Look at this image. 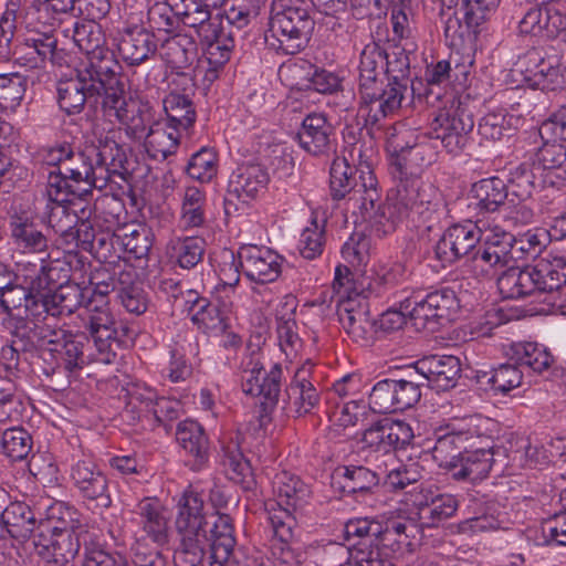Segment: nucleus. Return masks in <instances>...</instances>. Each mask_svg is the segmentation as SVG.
Returning <instances> with one entry per match:
<instances>
[{
	"mask_svg": "<svg viewBox=\"0 0 566 566\" xmlns=\"http://www.w3.org/2000/svg\"><path fill=\"white\" fill-rule=\"evenodd\" d=\"M57 103L67 115L80 114L86 103L96 104L102 97L104 116L129 123V113H138L135 103H126L129 95L120 75L99 74V71L76 65L61 73L56 82ZM133 116V114H130Z\"/></svg>",
	"mask_w": 566,
	"mask_h": 566,
	"instance_id": "obj_1",
	"label": "nucleus"
},
{
	"mask_svg": "<svg viewBox=\"0 0 566 566\" xmlns=\"http://www.w3.org/2000/svg\"><path fill=\"white\" fill-rule=\"evenodd\" d=\"M115 260H105L96 268L87 286H84L88 298L85 311L88 314V331L99 354V360L106 364L114 361L116 353L113 345L116 342L115 318L109 308L108 295L118 289L119 272L128 270L127 261L137 250H120Z\"/></svg>",
	"mask_w": 566,
	"mask_h": 566,
	"instance_id": "obj_2",
	"label": "nucleus"
},
{
	"mask_svg": "<svg viewBox=\"0 0 566 566\" xmlns=\"http://www.w3.org/2000/svg\"><path fill=\"white\" fill-rule=\"evenodd\" d=\"M175 510V527L179 535L214 538L218 555H231L235 545L231 517L218 512L209 513L201 492L187 488L177 497Z\"/></svg>",
	"mask_w": 566,
	"mask_h": 566,
	"instance_id": "obj_3",
	"label": "nucleus"
},
{
	"mask_svg": "<svg viewBox=\"0 0 566 566\" xmlns=\"http://www.w3.org/2000/svg\"><path fill=\"white\" fill-rule=\"evenodd\" d=\"M127 527L132 533L130 552L136 566H167L158 549L169 542L166 511L159 499L146 496L129 511Z\"/></svg>",
	"mask_w": 566,
	"mask_h": 566,
	"instance_id": "obj_4",
	"label": "nucleus"
},
{
	"mask_svg": "<svg viewBox=\"0 0 566 566\" xmlns=\"http://www.w3.org/2000/svg\"><path fill=\"white\" fill-rule=\"evenodd\" d=\"M357 169L349 165L346 157H336L329 171V187L333 199L340 200L346 195L349 201L359 203L361 217L365 220L385 217L381 208V196L377 188L378 181L371 170H361L359 180L355 178Z\"/></svg>",
	"mask_w": 566,
	"mask_h": 566,
	"instance_id": "obj_5",
	"label": "nucleus"
},
{
	"mask_svg": "<svg viewBox=\"0 0 566 566\" xmlns=\"http://www.w3.org/2000/svg\"><path fill=\"white\" fill-rule=\"evenodd\" d=\"M332 300L337 304L339 322L352 339L366 345L373 339L375 321L366 308L365 290L349 279L346 268L336 266Z\"/></svg>",
	"mask_w": 566,
	"mask_h": 566,
	"instance_id": "obj_6",
	"label": "nucleus"
},
{
	"mask_svg": "<svg viewBox=\"0 0 566 566\" xmlns=\"http://www.w3.org/2000/svg\"><path fill=\"white\" fill-rule=\"evenodd\" d=\"M390 174L396 186L387 195V205L381 203L385 217L379 216L375 221H395L407 217L410 211L418 214L438 211L441 203L439 193L431 185L423 184L419 175L394 167H390Z\"/></svg>",
	"mask_w": 566,
	"mask_h": 566,
	"instance_id": "obj_7",
	"label": "nucleus"
},
{
	"mask_svg": "<svg viewBox=\"0 0 566 566\" xmlns=\"http://www.w3.org/2000/svg\"><path fill=\"white\" fill-rule=\"evenodd\" d=\"M14 334L36 343L42 348L43 359H50L54 364L53 370L57 368L71 373L82 368L85 363L82 342L84 337L60 327L57 317L55 321L33 324L29 326V332L14 331Z\"/></svg>",
	"mask_w": 566,
	"mask_h": 566,
	"instance_id": "obj_8",
	"label": "nucleus"
},
{
	"mask_svg": "<svg viewBox=\"0 0 566 566\" xmlns=\"http://www.w3.org/2000/svg\"><path fill=\"white\" fill-rule=\"evenodd\" d=\"M126 103H135V108L138 109L137 114L127 112L128 115L133 114V119H129V123L116 119L124 127L127 137L137 142L144 140L147 154L155 160H165L175 154L181 130L176 128L168 130L161 124L156 123L155 112L149 102L129 96Z\"/></svg>",
	"mask_w": 566,
	"mask_h": 566,
	"instance_id": "obj_9",
	"label": "nucleus"
},
{
	"mask_svg": "<svg viewBox=\"0 0 566 566\" xmlns=\"http://www.w3.org/2000/svg\"><path fill=\"white\" fill-rule=\"evenodd\" d=\"M491 420L479 415L465 416L450 419L444 427L437 432V439L432 447V457L440 468L450 470L457 462L461 452L459 449H467L475 446V440H489L488 434Z\"/></svg>",
	"mask_w": 566,
	"mask_h": 566,
	"instance_id": "obj_10",
	"label": "nucleus"
},
{
	"mask_svg": "<svg viewBox=\"0 0 566 566\" xmlns=\"http://www.w3.org/2000/svg\"><path fill=\"white\" fill-rule=\"evenodd\" d=\"M242 391L252 397H261L265 411L272 410L281 395L283 370L279 363L264 371L263 353L259 346L248 345L240 361Z\"/></svg>",
	"mask_w": 566,
	"mask_h": 566,
	"instance_id": "obj_11",
	"label": "nucleus"
},
{
	"mask_svg": "<svg viewBox=\"0 0 566 566\" xmlns=\"http://www.w3.org/2000/svg\"><path fill=\"white\" fill-rule=\"evenodd\" d=\"M314 27L306 8H284L270 18L265 43L277 52L296 54L307 45Z\"/></svg>",
	"mask_w": 566,
	"mask_h": 566,
	"instance_id": "obj_12",
	"label": "nucleus"
},
{
	"mask_svg": "<svg viewBox=\"0 0 566 566\" xmlns=\"http://www.w3.org/2000/svg\"><path fill=\"white\" fill-rule=\"evenodd\" d=\"M38 157L44 164L56 167V170L49 172L48 181L56 177L61 181L59 186L75 196L76 187H82L85 179L88 178L91 160L94 159L90 147L81 150L67 142L41 147L38 150Z\"/></svg>",
	"mask_w": 566,
	"mask_h": 566,
	"instance_id": "obj_13",
	"label": "nucleus"
},
{
	"mask_svg": "<svg viewBox=\"0 0 566 566\" xmlns=\"http://www.w3.org/2000/svg\"><path fill=\"white\" fill-rule=\"evenodd\" d=\"M65 38H71L75 45L85 54L78 66L99 71V74L119 75V64L114 53L104 46V38L99 25L94 22L72 20V25L62 29Z\"/></svg>",
	"mask_w": 566,
	"mask_h": 566,
	"instance_id": "obj_14",
	"label": "nucleus"
},
{
	"mask_svg": "<svg viewBox=\"0 0 566 566\" xmlns=\"http://www.w3.org/2000/svg\"><path fill=\"white\" fill-rule=\"evenodd\" d=\"M474 127L471 112L460 101L440 108L431 122V137L442 144L449 154H460Z\"/></svg>",
	"mask_w": 566,
	"mask_h": 566,
	"instance_id": "obj_15",
	"label": "nucleus"
},
{
	"mask_svg": "<svg viewBox=\"0 0 566 566\" xmlns=\"http://www.w3.org/2000/svg\"><path fill=\"white\" fill-rule=\"evenodd\" d=\"M407 91V83L399 81L398 75L388 78L387 84L380 81L359 90V112L365 117L366 125L370 126L371 133H375L374 128L379 129L378 123L382 118L401 107Z\"/></svg>",
	"mask_w": 566,
	"mask_h": 566,
	"instance_id": "obj_16",
	"label": "nucleus"
},
{
	"mask_svg": "<svg viewBox=\"0 0 566 566\" xmlns=\"http://www.w3.org/2000/svg\"><path fill=\"white\" fill-rule=\"evenodd\" d=\"M168 94L163 99L167 128L188 130L196 122L197 113L193 104L196 84L188 73H177L168 82Z\"/></svg>",
	"mask_w": 566,
	"mask_h": 566,
	"instance_id": "obj_17",
	"label": "nucleus"
},
{
	"mask_svg": "<svg viewBox=\"0 0 566 566\" xmlns=\"http://www.w3.org/2000/svg\"><path fill=\"white\" fill-rule=\"evenodd\" d=\"M413 437V430L408 422L382 419L365 430L361 441L365 447L382 452L385 460L395 464L396 455L391 451L406 448Z\"/></svg>",
	"mask_w": 566,
	"mask_h": 566,
	"instance_id": "obj_18",
	"label": "nucleus"
},
{
	"mask_svg": "<svg viewBox=\"0 0 566 566\" xmlns=\"http://www.w3.org/2000/svg\"><path fill=\"white\" fill-rule=\"evenodd\" d=\"M70 478L84 499L95 501L101 509L112 505L108 480L92 457L78 459L71 467Z\"/></svg>",
	"mask_w": 566,
	"mask_h": 566,
	"instance_id": "obj_19",
	"label": "nucleus"
},
{
	"mask_svg": "<svg viewBox=\"0 0 566 566\" xmlns=\"http://www.w3.org/2000/svg\"><path fill=\"white\" fill-rule=\"evenodd\" d=\"M387 136L390 147L397 153L391 164L394 168H401V170L420 176L426 168L437 160V145L432 137L423 136L413 145L408 146L399 143L396 127H389Z\"/></svg>",
	"mask_w": 566,
	"mask_h": 566,
	"instance_id": "obj_20",
	"label": "nucleus"
},
{
	"mask_svg": "<svg viewBox=\"0 0 566 566\" xmlns=\"http://www.w3.org/2000/svg\"><path fill=\"white\" fill-rule=\"evenodd\" d=\"M295 514L291 511L276 510L269 517L273 530L271 555L285 566H295L302 558V553L294 547Z\"/></svg>",
	"mask_w": 566,
	"mask_h": 566,
	"instance_id": "obj_21",
	"label": "nucleus"
},
{
	"mask_svg": "<svg viewBox=\"0 0 566 566\" xmlns=\"http://www.w3.org/2000/svg\"><path fill=\"white\" fill-rule=\"evenodd\" d=\"M411 369L432 388L448 390L455 386L461 364L453 355H430L418 359Z\"/></svg>",
	"mask_w": 566,
	"mask_h": 566,
	"instance_id": "obj_22",
	"label": "nucleus"
},
{
	"mask_svg": "<svg viewBox=\"0 0 566 566\" xmlns=\"http://www.w3.org/2000/svg\"><path fill=\"white\" fill-rule=\"evenodd\" d=\"M312 371L313 364L310 360L296 369L286 388L287 399L283 407L286 415L301 417L312 412L319 405V394L310 380Z\"/></svg>",
	"mask_w": 566,
	"mask_h": 566,
	"instance_id": "obj_23",
	"label": "nucleus"
},
{
	"mask_svg": "<svg viewBox=\"0 0 566 566\" xmlns=\"http://www.w3.org/2000/svg\"><path fill=\"white\" fill-rule=\"evenodd\" d=\"M300 146L311 155H326L335 146V128L323 113L307 114L297 132Z\"/></svg>",
	"mask_w": 566,
	"mask_h": 566,
	"instance_id": "obj_24",
	"label": "nucleus"
},
{
	"mask_svg": "<svg viewBox=\"0 0 566 566\" xmlns=\"http://www.w3.org/2000/svg\"><path fill=\"white\" fill-rule=\"evenodd\" d=\"M522 34L555 38L566 30V15L554 3L530 7L518 21Z\"/></svg>",
	"mask_w": 566,
	"mask_h": 566,
	"instance_id": "obj_25",
	"label": "nucleus"
},
{
	"mask_svg": "<svg viewBox=\"0 0 566 566\" xmlns=\"http://www.w3.org/2000/svg\"><path fill=\"white\" fill-rule=\"evenodd\" d=\"M271 484L279 510L297 513L310 504L313 493L311 485L298 475L281 470L274 474Z\"/></svg>",
	"mask_w": 566,
	"mask_h": 566,
	"instance_id": "obj_26",
	"label": "nucleus"
},
{
	"mask_svg": "<svg viewBox=\"0 0 566 566\" xmlns=\"http://www.w3.org/2000/svg\"><path fill=\"white\" fill-rule=\"evenodd\" d=\"M417 488L410 492V502L418 509L419 518L428 527L438 526L450 518L458 510L459 503L452 494H437L429 490Z\"/></svg>",
	"mask_w": 566,
	"mask_h": 566,
	"instance_id": "obj_27",
	"label": "nucleus"
},
{
	"mask_svg": "<svg viewBox=\"0 0 566 566\" xmlns=\"http://www.w3.org/2000/svg\"><path fill=\"white\" fill-rule=\"evenodd\" d=\"M510 199L506 182L499 177L484 178L474 182L468 195V209L485 214L505 207Z\"/></svg>",
	"mask_w": 566,
	"mask_h": 566,
	"instance_id": "obj_28",
	"label": "nucleus"
},
{
	"mask_svg": "<svg viewBox=\"0 0 566 566\" xmlns=\"http://www.w3.org/2000/svg\"><path fill=\"white\" fill-rule=\"evenodd\" d=\"M327 566H394L377 546L358 543L349 551L340 544H331L324 549Z\"/></svg>",
	"mask_w": 566,
	"mask_h": 566,
	"instance_id": "obj_29",
	"label": "nucleus"
},
{
	"mask_svg": "<svg viewBox=\"0 0 566 566\" xmlns=\"http://www.w3.org/2000/svg\"><path fill=\"white\" fill-rule=\"evenodd\" d=\"M176 14H178L181 22L196 30L200 39L216 38V30L222 24V19L219 15L211 17L212 9L219 6H208L205 1L198 0H170Z\"/></svg>",
	"mask_w": 566,
	"mask_h": 566,
	"instance_id": "obj_30",
	"label": "nucleus"
},
{
	"mask_svg": "<svg viewBox=\"0 0 566 566\" xmlns=\"http://www.w3.org/2000/svg\"><path fill=\"white\" fill-rule=\"evenodd\" d=\"M483 447H479L475 450H467L460 453L457 462L450 469L452 478L455 480H465L472 483L485 479L493 465V446L489 440H479Z\"/></svg>",
	"mask_w": 566,
	"mask_h": 566,
	"instance_id": "obj_31",
	"label": "nucleus"
},
{
	"mask_svg": "<svg viewBox=\"0 0 566 566\" xmlns=\"http://www.w3.org/2000/svg\"><path fill=\"white\" fill-rule=\"evenodd\" d=\"M59 182L61 181L56 177L48 181L45 214L50 227L56 232L64 233L75 222L76 211L71 208L75 205L73 199L78 197L69 190H63Z\"/></svg>",
	"mask_w": 566,
	"mask_h": 566,
	"instance_id": "obj_32",
	"label": "nucleus"
},
{
	"mask_svg": "<svg viewBox=\"0 0 566 566\" xmlns=\"http://www.w3.org/2000/svg\"><path fill=\"white\" fill-rule=\"evenodd\" d=\"M64 532H39L35 549L46 563L64 564L73 559L80 549L77 534Z\"/></svg>",
	"mask_w": 566,
	"mask_h": 566,
	"instance_id": "obj_33",
	"label": "nucleus"
},
{
	"mask_svg": "<svg viewBox=\"0 0 566 566\" xmlns=\"http://www.w3.org/2000/svg\"><path fill=\"white\" fill-rule=\"evenodd\" d=\"M186 303L191 322L209 336H218L228 328V321L218 306L195 291H188Z\"/></svg>",
	"mask_w": 566,
	"mask_h": 566,
	"instance_id": "obj_34",
	"label": "nucleus"
},
{
	"mask_svg": "<svg viewBox=\"0 0 566 566\" xmlns=\"http://www.w3.org/2000/svg\"><path fill=\"white\" fill-rule=\"evenodd\" d=\"M157 51V43L153 32L134 27L126 29L118 42V52L129 65H139L149 60Z\"/></svg>",
	"mask_w": 566,
	"mask_h": 566,
	"instance_id": "obj_35",
	"label": "nucleus"
},
{
	"mask_svg": "<svg viewBox=\"0 0 566 566\" xmlns=\"http://www.w3.org/2000/svg\"><path fill=\"white\" fill-rule=\"evenodd\" d=\"M270 174L259 164H248L238 167L229 179V193L235 195L237 200L247 202L269 182Z\"/></svg>",
	"mask_w": 566,
	"mask_h": 566,
	"instance_id": "obj_36",
	"label": "nucleus"
},
{
	"mask_svg": "<svg viewBox=\"0 0 566 566\" xmlns=\"http://www.w3.org/2000/svg\"><path fill=\"white\" fill-rule=\"evenodd\" d=\"M239 281L237 274L233 282L222 281L216 286L214 297L222 308L229 310L234 305H240L245 310H261L259 297H262V302H270V298H265L271 295L268 287H251L250 291H239Z\"/></svg>",
	"mask_w": 566,
	"mask_h": 566,
	"instance_id": "obj_37",
	"label": "nucleus"
},
{
	"mask_svg": "<svg viewBox=\"0 0 566 566\" xmlns=\"http://www.w3.org/2000/svg\"><path fill=\"white\" fill-rule=\"evenodd\" d=\"M176 440L185 452L193 459V470H200L208 462L209 442L200 423L189 419L181 421L177 427Z\"/></svg>",
	"mask_w": 566,
	"mask_h": 566,
	"instance_id": "obj_38",
	"label": "nucleus"
},
{
	"mask_svg": "<svg viewBox=\"0 0 566 566\" xmlns=\"http://www.w3.org/2000/svg\"><path fill=\"white\" fill-rule=\"evenodd\" d=\"M381 475V471H373L363 465L342 467L334 471L332 484L344 494L363 493L376 486Z\"/></svg>",
	"mask_w": 566,
	"mask_h": 566,
	"instance_id": "obj_39",
	"label": "nucleus"
},
{
	"mask_svg": "<svg viewBox=\"0 0 566 566\" xmlns=\"http://www.w3.org/2000/svg\"><path fill=\"white\" fill-rule=\"evenodd\" d=\"M244 270L247 276L265 284L275 281L281 273V256L275 250H247Z\"/></svg>",
	"mask_w": 566,
	"mask_h": 566,
	"instance_id": "obj_40",
	"label": "nucleus"
},
{
	"mask_svg": "<svg viewBox=\"0 0 566 566\" xmlns=\"http://www.w3.org/2000/svg\"><path fill=\"white\" fill-rule=\"evenodd\" d=\"M83 516L74 507L64 502L52 503L46 509L45 517L39 518V532H64L75 533L83 527Z\"/></svg>",
	"mask_w": 566,
	"mask_h": 566,
	"instance_id": "obj_41",
	"label": "nucleus"
},
{
	"mask_svg": "<svg viewBox=\"0 0 566 566\" xmlns=\"http://www.w3.org/2000/svg\"><path fill=\"white\" fill-rule=\"evenodd\" d=\"M392 65L386 51L376 42H371L363 49L359 62V90L382 81L386 67Z\"/></svg>",
	"mask_w": 566,
	"mask_h": 566,
	"instance_id": "obj_42",
	"label": "nucleus"
},
{
	"mask_svg": "<svg viewBox=\"0 0 566 566\" xmlns=\"http://www.w3.org/2000/svg\"><path fill=\"white\" fill-rule=\"evenodd\" d=\"M507 270L497 279V289L503 298H520L537 290L533 268H518L515 263L505 266Z\"/></svg>",
	"mask_w": 566,
	"mask_h": 566,
	"instance_id": "obj_43",
	"label": "nucleus"
},
{
	"mask_svg": "<svg viewBox=\"0 0 566 566\" xmlns=\"http://www.w3.org/2000/svg\"><path fill=\"white\" fill-rule=\"evenodd\" d=\"M2 523L6 525L7 535L27 538L38 530L39 518L25 502L14 501L2 511Z\"/></svg>",
	"mask_w": 566,
	"mask_h": 566,
	"instance_id": "obj_44",
	"label": "nucleus"
},
{
	"mask_svg": "<svg viewBox=\"0 0 566 566\" xmlns=\"http://www.w3.org/2000/svg\"><path fill=\"white\" fill-rule=\"evenodd\" d=\"M201 41L207 43L206 60L208 67L205 78L213 81L218 77V72L229 62L234 48V40L221 24L216 30V38L201 39Z\"/></svg>",
	"mask_w": 566,
	"mask_h": 566,
	"instance_id": "obj_45",
	"label": "nucleus"
},
{
	"mask_svg": "<svg viewBox=\"0 0 566 566\" xmlns=\"http://www.w3.org/2000/svg\"><path fill=\"white\" fill-rule=\"evenodd\" d=\"M12 242L24 248H48V237L41 226L27 212L14 213L9 219Z\"/></svg>",
	"mask_w": 566,
	"mask_h": 566,
	"instance_id": "obj_46",
	"label": "nucleus"
},
{
	"mask_svg": "<svg viewBox=\"0 0 566 566\" xmlns=\"http://www.w3.org/2000/svg\"><path fill=\"white\" fill-rule=\"evenodd\" d=\"M510 357L517 364L530 367L534 373L542 374L554 363L551 350L536 342H517L510 346Z\"/></svg>",
	"mask_w": 566,
	"mask_h": 566,
	"instance_id": "obj_47",
	"label": "nucleus"
},
{
	"mask_svg": "<svg viewBox=\"0 0 566 566\" xmlns=\"http://www.w3.org/2000/svg\"><path fill=\"white\" fill-rule=\"evenodd\" d=\"M156 389L146 384H133L127 390V401L123 417L129 422L150 421Z\"/></svg>",
	"mask_w": 566,
	"mask_h": 566,
	"instance_id": "obj_48",
	"label": "nucleus"
},
{
	"mask_svg": "<svg viewBox=\"0 0 566 566\" xmlns=\"http://www.w3.org/2000/svg\"><path fill=\"white\" fill-rule=\"evenodd\" d=\"M532 268L539 292H553L566 284V259L564 256L543 258Z\"/></svg>",
	"mask_w": 566,
	"mask_h": 566,
	"instance_id": "obj_49",
	"label": "nucleus"
},
{
	"mask_svg": "<svg viewBox=\"0 0 566 566\" xmlns=\"http://www.w3.org/2000/svg\"><path fill=\"white\" fill-rule=\"evenodd\" d=\"M136 279L137 273L133 266L119 272L118 298L127 312L140 315L147 310V297Z\"/></svg>",
	"mask_w": 566,
	"mask_h": 566,
	"instance_id": "obj_50",
	"label": "nucleus"
},
{
	"mask_svg": "<svg viewBox=\"0 0 566 566\" xmlns=\"http://www.w3.org/2000/svg\"><path fill=\"white\" fill-rule=\"evenodd\" d=\"M180 536V545L174 553V564L175 566H197L202 560V556L205 553V547H210L211 556L214 559H228L230 556L221 557L218 555L214 546V538L201 536Z\"/></svg>",
	"mask_w": 566,
	"mask_h": 566,
	"instance_id": "obj_51",
	"label": "nucleus"
},
{
	"mask_svg": "<svg viewBox=\"0 0 566 566\" xmlns=\"http://www.w3.org/2000/svg\"><path fill=\"white\" fill-rule=\"evenodd\" d=\"M431 298L427 294L423 298L417 300L407 297L401 301V307L407 311L408 319L417 331L436 332L443 325L436 308L430 306Z\"/></svg>",
	"mask_w": 566,
	"mask_h": 566,
	"instance_id": "obj_52",
	"label": "nucleus"
},
{
	"mask_svg": "<svg viewBox=\"0 0 566 566\" xmlns=\"http://www.w3.org/2000/svg\"><path fill=\"white\" fill-rule=\"evenodd\" d=\"M88 178L85 179L84 185L82 187H76V196L78 199L90 195L93 188L98 190H104L109 188L111 192L114 191V185H117L119 188L120 184L116 180H120L123 182H128L126 176H124L119 171H113L111 166L107 164H103L95 158L91 160V171H88Z\"/></svg>",
	"mask_w": 566,
	"mask_h": 566,
	"instance_id": "obj_53",
	"label": "nucleus"
},
{
	"mask_svg": "<svg viewBox=\"0 0 566 566\" xmlns=\"http://www.w3.org/2000/svg\"><path fill=\"white\" fill-rule=\"evenodd\" d=\"M221 464L228 478L249 489L253 482L251 467L238 444H224L220 454Z\"/></svg>",
	"mask_w": 566,
	"mask_h": 566,
	"instance_id": "obj_54",
	"label": "nucleus"
},
{
	"mask_svg": "<svg viewBox=\"0 0 566 566\" xmlns=\"http://www.w3.org/2000/svg\"><path fill=\"white\" fill-rule=\"evenodd\" d=\"M534 80L542 90H563L566 87V64L557 55L543 57L536 66Z\"/></svg>",
	"mask_w": 566,
	"mask_h": 566,
	"instance_id": "obj_55",
	"label": "nucleus"
},
{
	"mask_svg": "<svg viewBox=\"0 0 566 566\" xmlns=\"http://www.w3.org/2000/svg\"><path fill=\"white\" fill-rule=\"evenodd\" d=\"M50 295L32 294L30 295L21 316L17 319L15 331L29 332V326L44 321H55L53 315Z\"/></svg>",
	"mask_w": 566,
	"mask_h": 566,
	"instance_id": "obj_56",
	"label": "nucleus"
},
{
	"mask_svg": "<svg viewBox=\"0 0 566 566\" xmlns=\"http://www.w3.org/2000/svg\"><path fill=\"white\" fill-rule=\"evenodd\" d=\"M56 42V38L51 33H36L27 38L19 51L31 66L36 67L46 60L53 61Z\"/></svg>",
	"mask_w": 566,
	"mask_h": 566,
	"instance_id": "obj_57",
	"label": "nucleus"
},
{
	"mask_svg": "<svg viewBox=\"0 0 566 566\" xmlns=\"http://www.w3.org/2000/svg\"><path fill=\"white\" fill-rule=\"evenodd\" d=\"M377 469L385 474L384 484L391 491L403 490L408 485L417 483L421 478L416 463L406 465L396 460V463L392 464L390 461L384 460L377 465Z\"/></svg>",
	"mask_w": 566,
	"mask_h": 566,
	"instance_id": "obj_58",
	"label": "nucleus"
},
{
	"mask_svg": "<svg viewBox=\"0 0 566 566\" xmlns=\"http://www.w3.org/2000/svg\"><path fill=\"white\" fill-rule=\"evenodd\" d=\"M368 410V406L361 398L333 401L329 405L328 417L335 426L347 428L363 421L367 417Z\"/></svg>",
	"mask_w": 566,
	"mask_h": 566,
	"instance_id": "obj_59",
	"label": "nucleus"
},
{
	"mask_svg": "<svg viewBox=\"0 0 566 566\" xmlns=\"http://www.w3.org/2000/svg\"><path fill=\"white\" fill-rule=\"evenodd\" d=\"M50 297L53 315L59 317L73 314L82 305L85 307L90 296L85 287H81L78 284H66L60 285Z\"/></svg>",
	"mask_w": 566,
	"mask_h": 566,
	"instance_id": "obj_60",
	"label": "nucleus"
},
{
	"mask_svg": "<svg viewBox=\"0 0 566 566\" xmlns=\"http://www.w3.org/2000/svg\"><path fill=\"white\" fill-rule=\"evenodd\" d=\"M90 153L93 154L96 160L111 166L113 171H119L127 178L130 177L129 169L127 168V155L123 145L116 140L105 137L98 140V146H91Z\"/></svg>",
	"mask_w": 566,
	"mask_h": 566,
	"instance_id": "obj_61",
	"label": "nucleus"
},
{
	"mask_svg": "<svg viewBox=\"0 0 566 566\" xmlns=\"http://www.w3.org/2000/svg\"><path fill=\"white\" fill-rule=\"evenodd\" d=\"M165 60L171 70L177 73H184L182 70L188 67L195 57V43L186 36H174L164 45Z\"/></svg>",
	"mask_w": 566,
	"mask_h": 566,
	"instance_id": "obj_62",
	"label": "nucleus"
},
{
	"mask_svg": "<svg viewBox=\"0 0 566 566\" xmlns=\"http://www.w3.org/2000/svg\"><path fill=\"white\" fill-rule=\"evenodd\" d=\"M218 172V155L213 148L202 147L186 166V174L200 182H210Z\"/></svg>",
	"mask_w": 566,
	"mask_h": 566,
	"instance_id": "obj_63",
	"label": "nucleus"
},
{
	"mask_svg": "<svg viewBox=\"0 0 566 566\" xmlns=\"http://www.w3.org/2000/svg\"><path fill=\"white\" fill-rule=\"evenodd\" d=\"M27 91V77L20 73L0 74V111L14 112Z\"/></svg>",
	"mask_w": 566,
	"mask_h": 566,
	"instance_id": "obj_64",
	"label": "nucleus"
}]
</instances>
